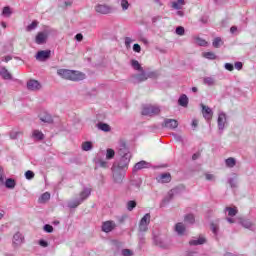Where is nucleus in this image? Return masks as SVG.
<instances>
[{"label": "nucleus", "mask_w": 256, "mask_h": 256, "mask_svg": "<svg viewBox=\"0 0 256 256\" xmlns=\"http://www.w3.org/2000/svg\"><path fill=\"white\" fill-rule=\"evenodd\" d=\"M57 75L68 81H83L85 79V74L76 70L58 69Z\"/></svg>", "instance_id": "f257e3e1"}, {"label": "nucleus", "mask_w": 256, "mask_h": 256, "mask_svg": "<svg viewBox=\"0 0 256 256\" xmlns=\"http://www.w3.org/2000/svg\"><path fill=\"white\" fill-rule=\"evenodd\" d=\"M91 197V188L84 187L79 194V198L71 200L68 202L69 209H77L84 201H87Z\"/></svg>", "instance_id": "f03ea898"}, {"label": "nucleus", "mask_w": 256, "mask_h": 256, "mask_svg": "<svg viewBox=\"0 0 256 256\" xmlns=\"http://www.w3.org/2000/svg\"><path fill=\"white\" fill-rule=\"evenodd\" d=\"M155 77V72H145V70H140L139 74H134L132 76V82L137 83H143L144 81H147L148 79H153Z\"/></svg>", "instance_id": "7ed1b4c3"}, {"label": "nucleus", "mask_w": 256, "mask_h": 256, "mask_svg": "<svg viewBox=\"0 0 256 256\" xmlns=\"http://www.w3.org/2000/svg\"><path fill=\"white\" fill-rule=\"evenodd\" d=\"M161 113V108L159 106L154 105H146L142 109V115L153 117V115H159Z\"/></svg>", "instance_id": "20e7f679"}, {"label": "nucleus", "mask_w": 256, "mask_h": 256, "mask_svg": "<svg viewBox=\"0 0 256 256\" xmlns=\"http://www.w3.org/2000/svg\"><path fill=\"white\" fill-rule=\"evenodd\" d=\"M131 162V156L120 157L119 161L114 163V167L117 169L127 171L129 169V163Z\"/></svg>", "instance_id": "39448f33"}, {"label": "nucleus", "mask_w": 256, "mask_h": 256, "mask_svg": "<svg viewBox=\"0 0 256 256\" xmlns=\"http://www.w3.org/2000/svg\"><path fill=\"white\" fill-rule=\"evenodd\" d=\"M96 13H99L100 15H109L115 11L113 6L107 5V4H97L95 6Z\"/></svg>", "instance_id": "423d86ee"}, {"label": "nucleus", "mask_w": 256, "mask_h": 256, "mask_svg": "<svg viewBox=\"0 0 256 256\" xmlns=\"http://www.w3.org/2000/svg\"><path fill=\"white\" fill-rule=\"evenodd\" d=\"M141 178L132 179L127 186L126 193H133V191H139L141 189Z\"/></svg>", "instance_id": "0eeeda50"}, {"label": "nucleus", "mask_w": 256, "mask_h": 256, "mask_svg": "<svg viewBox=\"0 0 256 256\" xmlns=\"http://www.w3.org/2000/svg\"><path fill=\"white\" fill-rule=\"evenodd\" d=\"M22 243H25V237L21 232H16L13 236L12 245L15 249L21 246Z\"/></svg>", "instance_id": "6e6552de"}, {"label": "nucleus", "mask_w": 256, "mask_h": 256, "mask_svg": "<svg viewBox=\"0 0 256 256\" xmlns=\"http://www.w3.org/2000/svg\"><path fill=\"white\" fill-rule=\"evenodd\" d=\"M162 127H165L166 129H177V127H179V122L175 119H169V118H165L164 122L162 123Z\"/></svg>", "instance_id": "1a4fd4ad"}, {"label": "nucleus", "mask_w": 256, "mask_h": 256, "mask_svg": "<svg viewBox=\"0 0 256 256\" xmlns=\"http://www.w3.org/2000/svg\"><path fill=\"white\" fill-rule=\"evenodd\" d=\"M49 37V34L45 31L43 32H38V34L36 35L35 38V43L37 45H45V43H47V39Z\"/></svg>", "instance_id": "9d476101"}, {"label": "nucleus", "mask_w": 256, "mask_h": 256, "mask_svg": "<svg viewBox=\"0 0 256 256\" xmlns=\"http://www.w3.org/2000/svg\"><path fill=\"white\" fill-rule=\"evenodd\" d=\"M118 155L120 157H131V153L129 152V148H127V144H125V142H121L119 144Z\"/></svg>", "instance_id": "9b49d317"}, {"label": "nucleus", "mask_w": 256, "mask_h": 256, "mask_svg": "<svg viewBox=\"0 0 256 256\" xmlns=\"http://www.w3.org/2000/svg\"><path fill=\"white\" fill-rule=\"evenodd\" d=\"M202 107V115L206 121H211L213 119V110L209 106H205L201 104Z\"/></svg>", "instance_id": "f8f14e48"}, {"label": "nucleus", "mask_w": 256, "mask_h": 256, "mask_svg": "<svg viewBox=\"0 0 256 256\" xmlns=\"http://www.w3.org/2000/svg\"><path fill=\"white\" fill-rule=\"evenodd\" d=\"M149 167H151V164L145 160H142L134 165L132 173H137V171H141V169H149Z\"/></svg>", "instance_id": "ddd939ff"}, {"label": "nucleus", "mask_w": 256, "mask_h": 256, "mask_svg": "<svg viewBox=\"0 0 256 256\" xmlns=\"http://www.w3.org/2000/svg\"><path fill=\"white\" fill-rule=\"evenodd\" d=\"M51 57V50H41L36 54L37 61H47Z\"/></svg>", "instance_id": "4468645a"}, {"label": "nucleus", "mask_w": 256, "mask_h": 256, "mask_svg": "<svg viewBox=\"0 0 256 256\" xmlns=\"http://www.w3.org/2000/svg\"><path fill=\"white\" fill-rule=\"evenodd\" d=\"M38 117L42 123H46L47 125H52L53 123V116L48 112H41Z\"/></svg>", "instance_id": "2eb2a0df"}, {"label": "nucleus", "mask_w": 256, "mask_h": 256, "mask_svg": "<svg viewBox=\"0 0 256 256\" xmlns=\"http://www.w3.org/2000/svg\"><path fill=\"white\" fill-rule=\"evenodd\" d=\"M115 227H117L115 222L106 221V222H103V224H102V231L104 233H111V231H113V229H115Z\"/></svg>", "instance_id": "dca6fc26"}, {"label": "nucleus", "mask_w": 256, "mask_h": 256, "mask_svg": "<svg viewBox=\"0 0 256 256\" xmlns=\"http://www.w3.org/2000/svg\"><path fill=\"white\" fill-rule=\"evenodd\" d=\"M27 89L29 91H39L41 89V83L37 80H29L27 82Z\"/></svg>", "instance_id": "f3484780"}, {"label": "nucleus", "mask_w": 256, "mask_h": 256, "mask_svg": "<svg viewBox=\"0 0 256 256\" xmlns=\"http://www.w3.org/2000/svg\"><path fill=\"white\" fill-rule=\"evenodd\" d=\"M154 245L160 247V249H169V244L163 241L159 236H153Z\"/></svg>", "instance_id": "a211bd4d"}, {"label": "nucleus", "mask_w": 256, "mask_h": 256, "mask_svg": "<svg viewBox=\"0 0 256 256\" xmlns=\"http://www.w3.org/2000/svg\"><path fill=\"white\" fill-rule=\"evenodd\" d=\"M225 123H227V115L221 112L218 115V129L219 131H223L225 129Z\"/></svg>", "instance_id": "6ab92c4d"}, {"label": "nucleus", "mask_w": 256, "mask_h": 256, "mask_svg": "<svg viewBox=\"0 0 256 256\" xmlns=\"http://www.w3.org/2000/svg\"><path fill=\"white\" fill-rule=\"evenodd\" d=\"M207 243V239L203 236H199V238H195L189 241V245L197 246V245H205Z\"/></svg>", "instance_id": "aec40b11"}, {"label": "nucleus", "mask_w": 256, "mask_h": 256, "mask_svg": "<svg viewBox=\"0 0 256 256\" xmlns=\"http://www.w3.org/2000/svg\"><path fill=\"white\" fill-rule=\"evenodd\" d=\"M158 183H171V173H163L157 177Z\"/></svg>", "instance_id": "412c9836"}, {"label": "nucleus", "mask_w": 256, "mask_h": 256, "mask_svg": "<svg viewBox=\"0 0 256 256\" xmlns=\"http://www.w3.org/2000/svg\"><path fill=\"white\" fill-rule=\"evenodd\" d=\"M239 223L242 225V227H245V229H250V231L255 229V225L251 223L249 219L241 218Z\"/></svg>", "instance_id": "4be33fe9"}, {"label": "nucleus", "mask_w": 256, "mask_h": 256, "mask_svg": "<svg viewBox=\"0 0 256 256\" xmlns=\"http://www.w3.org/2000/svg\"><path fill=\"white\" fill-rule=\"evenodd\" d=\"M114 183L121 185L123 183V179H125V173L115 171L113 174Z\"/></svg>", "instance_id": "5701e85b"}, {"label": "nucleus", "mask_w": 256, "mask_h": 256, "mask_svg": "<svg viewBox=\"0 0 256 256\" xmlns=\"http://www.w3.org/2000/svg\"><path fill=\"white\" fill-rule=\"evenodd\" d=\"M178 105H180V107H188L189 98L185 94H182L178 99Z\"/></svg>", "instance_id": "b1692460"}, {"label": "nucleus", "mask_w": 256, "mask_h": 256, "mask_svg": "<svg viewBox=\"0 0 256 256\" xmlns=\"http://www.w3.org/2000/svg\"><path fill=\"white\" fill-rule=\"evenodd\" d=\"M224 213H228V217H235L239 213L237 207H226Z\"/></svg>", "instance_id": "393cba45"}, {"label": "nucleus", "mask_w": 256, "mask_h": 256, "mask_svg": "<svg viewBox=\"0 0 256 256\" xmlns=\"http://www.w3.org/2000/svg\"><path fill=\"white\" fill-rule=\"evenodd\" d=\"M4 185L6 189H15L17 182L13 178H7L6 181L4 182Z\"/></svg>", "instance_id": "a878e982"}, {"label": "nucleus", "mask_w": 256, "mask_h": 256, "mask_svg": "<svg viewBox=\"0 0 256 256\" xmlns=\"http://www.w3.org/2000/svg\"><path fill=\"white\" fill-rule=\"evenodd\" d=\"M0 75L5 80H11L12 79L11 73H9V70H7V68H5V67L0 68Z\"/></svg>", "instance_id": "bb28decb"}, {"label": "nucleus", "mask_w": 256, "mask_h": 256, "mask_svg": "<svg viewBox=\"0 0 256 256\" xmlns=\"http://www.w3.org/2000/svg\"><path fill=\"white\" fill-rule=\"evenodd\" d=\"M97 127L100 131H104V133H109V131H111V126L107 123L100 122L97 124Z\"/></svg>", "instance_id": "cd10ccee"}, {"label": "nucleus", "mask_w": 256, "mask_h": 256, "mask_svg": "<svg viewBox=\"0 0 256 256\" xmlns=\"http://www.w3.org/2000/svg\"><path fill=\"white\" fill-rule=\"evenodd\" d=\"M183 5H185V0H177L172 2V8L176 9L177 11L181 10Z\"/></svg>", "instance_id": "c85d7f7f"}, {"label": "nucleus", "mask_w": 256, "mask_h": 256, "mask_svg": "<svg viewBox=\"0 0 256 256\" xmlns=\"http://www.w3.org/2000/svg\"><path fill=\"white\" fill-rule=\"evenodd\" d=\"M175 231L178 235H183V233H185V225L181 222L177 223L175 225Z\"/></svg>", "instance_id": "c756f323"}, {"label": "nucleus", "mask_w": 256, "mask_h": 256, "mask_svg": "<svg viewBox=\"0 0 256 256\" xmlns=\"http://www.w3.org/2000/svg\"><path fill=\"white\" fill-rule=\"evenodd\" d=\"M139 223L142 224V225H149V223H151V214H149V213L145 214L141 218Z\"/></svg>", "instance_id": "7c9ffc66"}, {"label": "nucleus", "mask_w": 256, "mask_h": 256, "mask_svg": "<svg viewBox=\"0 0 256 256\" xmlns=\"http://www.w3.org/2000/svg\"><path fill=\"white\" fill-rule=\"evenodd\" d=\"M32 135L38 141H43V139H45V134L39 130H34Z\"/></svg>", "instance_id": "2f4dec72"}, {"label": "nucleus", "mask_w": 256, "mask_h": 256, "mask_svg": "<svg viewBox=\"0 0 256 256\" xmlns=\"http://www.w3.org/2000/svg\"><path fill=\"white\" fill-rule=\"evenodd\" d=\"M204 85H208V87H213L215 85V78L213 77H205L203 79Z\"/></svg>", "instance_id": "473e14b6"}, {"label": "nucleus", "mask_w": 256, "mask_h": 256, "mask_svg": "<svg viewBox=\"0 0 256 256\" xmlns=\"http://www.w3.org/2000/svg\"><path fill=\"white\" fill-rule=\"evenodd\" d=\"M131 67L135 69V71H143V67L137 60H131Z\"/></svg>", "instance_id": "72a5a7b5"}, {"label": "nucleus", "mask_w": 256, "mask_h": 256, "mask_svg": "<svg viewBox=\"0 0 256 256\" xmlns=\"http://www.w3.org/2000/svg\"><path fill=\"white\" fill-rule=\"evenodd\" d=\"M49 199H51V194L49 192H45L40 196L39 202L46 203V201H49Z\"/></svg>", "instance_id": "f704fd0d"}, {"label": "nucleus", "mask_w": 256, "mask_h": 256, "mask_svg": "<svg viewBox=\"0 0 256 256\" xmlns=\"http://www.w3.org/2000/svg\"><path fill=\"white\" fill-rule=\"evenodd\" d=\"M184 221L189 225H193V223H195V216L193 214H188L184 217Z\"/></svg>", "instance_id": "c9c22d12"}, {"label": "nucleus", "mask_w": 256, "mask_h": 256, "mask_svg": "<svg viewBox=\"0 0 256 256\" xmlns=\"http://www.w3.org/2000/svg\"><path fill=\"white\" fill-rule=\"evenodd\" d=\"M213 47L215 49H219L223 45V40L220 37H216L212 42Z\"/></svg>", "instance_id": "e433bc0d"}, {"label": "nucleus", "mask_w": 256, "mask_h": 256, "mask_svg": "<svg viewBox=\"0 0 256 256\" xmlns=\"http://www.w3.org/2000/svg\"><path fill=\"white\" fill-rule=\"evenodd\" d=\"M135 207H137V202L135 200H130L126 204V209L128 211H133V209H135Z\"/></svg>", "instance_id": "4c0bfd02"}, {"label": "nucleus", "mask_w": 256, "mask_h": 256, "mask_svg": "<svg viewBox=\"0 0 256 256\" xmlns=\"http://www.w3.org/2000/svg\"><path fill=\"white\" fill-rule=\"evenodd\" d=\"M195 43L199 45L200 47H206L207 46V41L200 37H194Z\"/></svg>", "instance_id": "58836bf2"}, {"label": "nucleus", "mask_w": 256, "mask_h": 256, "mask_svg": "<svg viewBox=\"0 0 256 256\" xmlns=\"http://www.w3.org/2000/svg\"><path fill=\"white\" fill-rule=\"evenodd\" d=\"M210 229H211L212 233L215 235V237H217V235H219V225L218 224L211 223Z\"/></svg>", "instance_id": "ea45409f"}, {"label": "nucleus", "mask_w": 256, "mask_h": 256, "mask_svg": "<svg viewBox=\"0 0 256 256\" xmlns=\"http://www.w3.org/2000/svg\"><path fill=\"white\" fill-rule=\"evenodd\" d=\"M83 151H91L93 149V143L86 141L82 144Z\"/></svg>", "instance_id": "a19ab883"}, {"label": "nucleus", "mask_w": 256, "mask_h": 256, "mask_svg": "<svg viewBox=\"0 0 256 256\" xmlns=\"http://www.w3.org/2000/svg\"><path fill=\"white\" fill-rule=\"evenodd\" d=\"M203 57H205V59H209L211 61H214V59H217V55H215V53H213V52H205V53H203Z\"/></svg>", "instance_id": "79ce46f5"}, {"label": "nucleus", "mask_w": 256, "mask_h": 256, "mask_svg": "<svg viewBox=\"0 0 256 256\" xmlns=\"http://www.w3.org/2000/svg\"><path fill=\"white\" fill-rule=\"evenodd\" d=\"M113 157H115V150L108 148L106 150V159L111 160Z\"/></svg>", "instance_id": "37998d69"}, {"label": "nucleus", "mask_w": 256, "mask_h": 256, "mask_svg": "<svg viewBox=\"0 0 256 256\" xmlns=\"http://www.w3.org/2000/svg\"><path fill=\"white\" fill-rule=\"evenodd\" d=\"M38 25H39V22H37V20H34L30 25L26 27V31H33L37 29Z\"/></svg>", "instance_id": "c03bdc74"}, {"label": "nucleus", "mask_w": 256, "mask_h": 256, "mask_svg": "<svg viewBox=\"0 0 256 256\" xmlns=\"http://www.w3.org/2000/svg\"><path fill=\"white\" fill-rule=\"evenodd\" d=\"M11 8L9 6H5L2 10L3 17H11Z\"/></svg>", "instance_id": "a18cd8bd"}, {"label": "nucleus", "mask_w": 256, "mask_h": 256, "mask_svg": "<svg viewBox=\"0 0 256 256\" xmlns=\"http://www.w3.org/2000/svg\"><path fill=\"white\" fill-rule=\"evenodd\" d=\"M149 230V225L139 223V233H146Z\"/></svg>", "instance_id": "49530a36"}, {"label": "nucleus", "mask_w": 256, "mask_h": 256, "mask_svg": "<svg viewBox=\"0 0 256 256\" xmlns=\"http://www.w3.org/2000/svg\"><path fill=\"white\" fill-rule=\"evenodd\" d=\"M237 161L235 160V158H228L226 159V165L227 167H233L234 165H236Z\"/></svg>", "instance_id": "de8ad7c7"}, {"label": "nucleus", "mask_w": 256, "mask_h": 256, "mask_svg": "<svg viewBox=\"0 0 256 256\" xmlns=\"http://www.w3.org/2000/svg\"><path fill=\"white\" fill-rule=\"evenodd\" d=\"M175 193V190H170L168 192V196L166 198H164V203H169V201H171V199H173V195Z\"/></svg>", "instance_id": "09e8293b"}, {"label": "nucleus", "mask_w": 256, "mask_h": 256, "mask_svg": "<svg viewBox=\"0 0 256 256\" xmlns=\"http://www.w3.org/2000/svg\"><path fill=\"white\" fill-rule=\"evenodd\" d=\"M98 167H102L103 169H107L109 167V163L105 160H99L97 162Z\"/></svg>", "instance_id": "8fccbe9b"}, {"label": "nucleus", "mask_w": 256, "mask_h": 256, "mask_svg": "<svg viewBox=\"0 0 256 256\" xmlns=\"http://www.w3.org/2000/svg\"><path fill=\"white\" fill-rule=\"evenodd\" d=\"M25 177H26V179L31 181V179H33L35 177V173L31 170H28L25 172Z\"/></svg>", "instance_id": "3c124183"}, {"label": "nucleus", "mask_w": 256, "mask_h": 256, "mask_svg": "<svg viewBox=\"0 0 256 256\" xmlns=\"http://www.w3.org/2000/svg\"><path fill=\"white\" fill-rule=\"evenodd\" d=\"M176 35H180V36L185 35V28L183 26H178L176 28Z\"/></svg>", "instance_id": "603ef678"}, {"label": "nucleus", "mask_w": 256, "mask_h": 256, "mask_svg": "<svg viewBox=\"0 0 256 256\" xmlns=\"http://www.w3.org/2000/svg\"><path fill=\"white\" fill-rule=\"evenodd\" d=\"M121 7L123 11H127V9H129V1L121 0Z\"/></svg>", "instance_id": "864d4df0"}, {"label": "nucleus", "mask_w": 256, "mask_h": 256, "mask_svg": "<svg viewBox=\"0 0 256 256\" xmlns=\"http://www.w3.org/2000/svg\"><path fill=\"white\" fill-rule=\"evenodd\" d=\"M172 137H174L175 141H177L178 143H183V137L181 135L172 133Z\"/></svg>", "instance_id": "5fc2aeb1"}, {"label": "nucleus", "mask_w": 256, "mask_h": 256, "mask_svg": "<svg viewBox=\"0 0 256 256\" xmlns=\"http://www.w3.org/2000/svg\"><path fill=\"white\" fill-rule=\"evenodd\" d=\"M0 183L5 185V175L3 174V167L0 166Z\"/></svg>", "instance_id": "6e6d98bb"}, {"label": "nucleus", "mask_w": 256, "mask_h": 256, "mask_svg": "<svg viewBox=\"0 0 256 256\" xmlns=\"http://www.w3.org/2000/svg\"><path fill=\"white\" fill-rule=\"evenodd\" d=\"M228 183H229V185H230V187H231L232 189H235V187H237V181H235L234 178H230V179L228 180Z\"/></svg>", "instance_id": "4d7b16f0"}, {"label": "nucleus", "mask_w": 256, "mask_h": 256, "mask_svg": "<svg viewBox=\"0 0 256 256\" xmlns=\"http://www.w3.org/2000/svg\"><path fill=\"white\" fill-rule=\"evenodd\" d=\"M44 231L46 233H53V226H51L50 224L44 225Z\"/></svg>", "instance_id": "13d9d810"}, {"label": "nucleus", "mask_w": 256, "mask_h": 256, "mask_svg": "<svg viewBox=\"0 0 256 256\" xmlns=\"http://www.w3.org/2000/svg\"><path fill=\"white\" fill-rule=\"evenodd\" d=\"M122 255L123 256H132L133 255V251H131L130 249H123L122 250Z\"/></svg>", "instance_id": "bf43d9fd"}, {"label": "nucleus", "mask_w": 256, "mask_h": 256, "mask_svg": "<svg viewBox=\"0 0 256 256\" xmlns=\"http://www.w3.org/2000/svg\"><path fill=\"white\" fill-rule=\"evenodd\" d=\"M19 135H21V132L12 131L10 132V139H17Z\"/></svg>", "instance_id": "052dcab7"}, {"label": "nucleus", "mask_w": 256, "mask_h": 256, "mask_svg": "<svg viewBox=\"0 0 256 256\" xmlns=\"http://www.w3.org/2000/svg\"><path fill=\"white\" fill-rule=\"evenodd\" d=\"M234 67L238 71H241L243 69V62H235Z\"/></svg>", "instance_id": "680f3d73"}, {"label": "nucleus", "mask_w": 256, "mask_h": 256, "mask_svg": "<svg viewBox=\"0 0 256 256\" xmlns=\"http://www.w3.org/2000/svg\"><path fill=\"white\" fill-rule=\"evenodd\" d=\"M224 67L227 71H233V69H235V66H233L231 63H226Z\"/></svg>", "instance_id": "e2e57ef3"}, {"label": "nucleus", "mask_w": 256, "mask_h": 256, "mask_svg": "<svg viewBox=\"0 0 256 256\" xmlns=\"http://www.w3.org/2000/svg\"><path fill=\"white\" fill-rule=\"evenodd\" d=\"M133 51H135V53H141V45L134 44L133 45Z\"/></svg>", "instance_id": "0e129e2a"}, {"label": "nucleus", "mask_w": 256, "mask_h": 256, "mask_svg": "<svg viewBox=\"0 0 256 256\" xmlns=\"http://www.w3.org/2000/svg\"><path fill=\"white\" fill-rule=\"evenodd\" d=\"M39 245H40L41 247H49V242H47V240L41 239V240L39 241Z\"/></svg>", "instance_id": "69168bd1"}, {"label": "nucleus", "mask_w": 256, "mask_h": 256, "mask_svg": "<svg viewBox=\"0 0 256 256\" xmlns=\"http://www.w3.org/2000/svg\"><path fill=\"white\" fill-rule=\"evenodd\" d=\"M192 129H197V126L199 125V121L197 119L192 120Z\"/></svg>", "instance_id": "338daca9"}, {"label": "nucleus", "mask_w": 256, "mask_h": 256, "mask_svg": "<svg viewBox=\"0 0 256 256\" xmlns=\"http://www.w3.org/2000/svg\"><path fill=\"white\" fill-rule=\"evenodd\" d=\"M75 39L76 41H83V34L81 33L76 34Z\"/></svg>", "instance_id": "774afa93"}]
</instances>
